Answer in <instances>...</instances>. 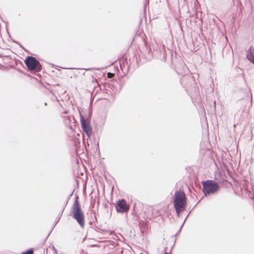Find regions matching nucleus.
<instances>
[{"instance_id": "1", "label": "nucleus", "mask_w": 254, "mask_h": 254, "mask_svg": "<svg viewBox=\"0 0 254 254\" xmlns=\"http://www.w3.org/2000/svg\"><path fill=\"white\" fill-rule=\"evenodd\" d=\"M71 214L72 218L76 221L79 226L83 228L85 225V216L80 207L78 197L76 198L73 204Z\"/></svg>"}, {"instance_id": "2", "label": "nucleus", "mask_w": 254, "mask_h": 254, "mask_svg": "<svg viewBox=\"0 0 254 254\" xmlns=\"http://www.w3.org/2000/svg\"><path fill=\"white\" fill-rule=\"evenodd\" d=\"M174 205L178 215L183 211L187 205V198L183 190L176 191L174 194Z\"/></svg>"}, {"instance_id": "3", "label": "nucleus", "mask_w": 254, "mask_h": 254, "mask_svg": "<svg viewBox=\"0 0 254 254\" xmlns=\"http://www.w3.org/2000/svg\"><path fill=\"white\" fill-rule=\"evenodd\" d=\"M202 186L205 195L216 193L219 189L218 184L212 180H207L203 182Z\"/></svg>"}, {"instance_id": "4", "label": "nucleus", "mask_w": 254, "mask_h": 254, "mask_svg": "<svg viewBox=\"0 0 254 254\" xmlns=\"http://www.w3.org/2000/svg\"><path fill=\"white\" fill-rule=\"evenodd\" d=\"M25 63L30 70H35V71H39L41 69V65L40 62L33 57H27L25 60Z\"/></svg>"}, {"instance_id": "5", "label": "nucleus", "mask_w": 254, "mask_h": 254, "mask_svg": "<svg viewBox=\"0 0 254 254\" xmlns=\"http://www.w3.org/2000/svg\"><path fill=\"white\" fill-rule=\"evenodd\" d=\"M79 113L82 129L86 133L87 137H90L92 133V129L89 122L87 120L83 118L80 112Z\"/></svg>"}, {"instance_id": "6", "label": "nucleus", "mask_w": 254, "mask_h": 254, "mask_svg": "<svg viewBox=\"0 0 254 254\" xmlns=\"http://www.w3.org/2000/svg\"><path fill=\"white\" fill-rule=\"evenodd\" d=\"M116 209L118 212H124L128 210L129 207L124 199H121L118 202Z\"/></svg>"}, {"instance_id": "7", "label": "nucleus", "mask_w": 254, "mask_h": 254, "mask_svg": "<svg viewBox=\"0 0 254 254\" xmlns=\"http://www.w3.org/2000/svg\"><path fill=\"white\" fill-rule=\"evenodd\" d=\"M64 121L67 125L71 126V123H74L75 120L73 116H67L64 117Z\"/></svg>"}, {"instance_id": "8", "label": "nucleus", "mask_w": 254, "mask_h": 254, "mask_svg": "<svg viewBox=\"0 0 254 254\" xmlns=\"http://www.w3.org/2000/svg\"><path fill=\"white\" fill-rule=\"evenodd\" d=\"M33 250L32 249H31V250H28L27 251H26L24 253H23L22 254H33Z\"/></svg>"}, {"instance_id": "9", "label": "nucleus", "mask_w": 254, "mask_h": 254, "mask_svg": "<svg viewBox=\"0 0 254 254\" xmlns=\"http://www.w3.org/2000/svg\"><path fill=\"white\" fill-rule=\"evenodd\" d=\"M163 254H170V253H168V252H167L166 251V250L165 249V250H164V253H163Z\"/></svg>"}, {"instance_id": "10", "label": "nucleus", "mask_w": 254, "mask_h": 254, "mask_svg": "<svg viewBox=\"0 0 254 254\" xmlns=\"http://www.w3.org/2000/svg\"><path fill=\"white\" fill-rule=\"evenodd\" d=\"M52 249H53L55 251H56V249H55V248L54 246H52Z\"/></svg>"}, {"instance_id": "11", "label": "nucleus", "mask_w": 254, "mask_h": 254, "mask_svg": "<svg viewBox=\"0 0 254 254\" xmlns=\"http://www.w3.org/2000/svg\"><path fill=\"white\" fill-rule=\"evenodd\" d=\"M85 69L86 70H90V69H89V68H86V69Z\"/></svg>"}, {"instance_id": "12", "label": "nucleus", "mask_w": 254, "mask_h": 254, "mask_svg": "<svg viewBox=\"0 0 254 254\" xmlns=\"http://www.w3.org/2000/svg\"><path fill=\"white\" fill-rule=\"evenodd\" d=\"M252 198H254V194H253V196H251Z\"/></svg>"}, {"instance_id": "13", "label": "nucleus", "mask_w": 254, "mask_h": 254, "mask_svg": "<svg viewBox=\"0 0 254 254\" xmlns=\"http://www.w3.org/2000/svg\"><path fill=\"white\" fill-rule=\"evenodd\" d=\"M251 100H252V95H251Z\"/></svg>"}]
</instances>
